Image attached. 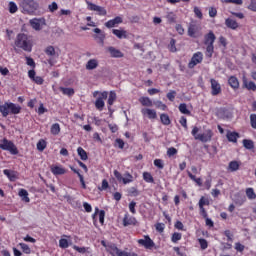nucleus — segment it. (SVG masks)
Returning a JSON list of instances; mask_svg holds the SVG:
<instances>
[{
	"label": "nucleus",
	"mask_w": 256,
	"mask_h": 256,
	"mask_svg": "<svg viewBox=\"0 0 256 256\" xmlns=\"http://www.w3.org/2000/svg\"><path fill=\"white\" fill-rule=\"evenodd\" d=\"M192 135L196 141H201V143H209L213 139V130L205 129L202 133H199V128L195 126L192 129Z\"/></svg>",
	"instance_id": "1"
},
{
	"label": "nucleus",
	"mask_w": 256,
	"mask_h": 256,
	"mask_svg": "<svg viewBox=\"0 0 256 256\" xmlns=\"http://www.w3.org/2000/svg\"><path fill=\"white\" fill-rule=\"evenodd\" d=\"M15 45L28 53H31L33 49V44H31V40H29L27 34H18L15 40Z\"/></svg>",
	"instance_id": "2"
},
{
	"label": "nucleus",
	"mask_w": 256,
	"mask_h": 256,
	"mask_svg": "<svg viewBox=\"0 0 256 256\" xmlns=\"http://www.w3.org/2000/svg\"><path fill=\"white\" fill-rule=\"evenodd\" d=\"M93 97L96 99L95 107L98 111H103L105 108V99L109 97V93L107 91H94Z\"/></svg>",
	"instance_id": "3"
},
{
	"label": "nucleus",
	"mask_w": 256,
	"mask_h": 256,
	"mask_svg": "<svg viewBox=\"0 0 256 256\" xmlns=\"http://www.w3.org/2000/svg\"><path fill=\"white\" fill-rule=\"evenodd\" d=\"M22 8L27 15H35V12L39 9V3L35 2V0H25L22 3Z\"/></svg>",
	"instance_id": "4"
},
{
	"label": "nucleus",
	"mask_w": 256,
	"mask_h": 256,
	"mask_svg": "<svg viewBox=\"0 0 256 256\" xmlns=\"http://www.w3.org/2000/svg\"><path fill=\"white\" fill-rule=\"evenodd\" d=\"M114 177L117 179L118 183H123V185H129V183L135 181V178L129 172H125L124 175H122L118 170H114Z\"/></svg>",
	"instance_id": "5"
},
{
	"label": "nucleus",
	"mask_w": 256,
	"mask_h": 256,
	"mask_svg": "<svg viewBox=\"0 0 256 256\" xmlns=\"http://www.w3.org/2000/svg\"><path fill=\"white\" fill-rule=\"evenodd\" d=\"M0 149L3 151H9L11 155H17L19 153V150L17 149V146L7 138H4L2 141H0Z\"/></svg>",
	"instance_id": "6"
},
{
	"label": "nucleus",
	"mask_w": 256,
	"mask_h": 256,
	"mask_svg": "<svg viewBox=\"0 0 256 256\" xmlns=\"http://www.w3.org/2000/svg\"><path fill=\"white\" fill-rule=\"evenodd\" d=\"M87 9L89 11H95L97 15L105 17L107 15V10L104 7L96 5L90 1H86Z\"/></svg>",
	"instance_id": "7"
},
{
	"label": "nucleus",
	"mask_w": 256,
	"mask_h": 256,
	"mask_svg": "<svg viewBox=\"0 0 256 256\" xmlns=\"http://www.w3.org/2000/svg\"><path fill=\"white\" fill-rule=\"evenodd\" d=\"M29 23L34 31H41L46 25L45 18H33L29 20Z\"/></svg>",
	"instance_id": "8"
},
{
	"label": "nucleus",
	"mask_w": 256,
	"mask_h": 256,
	"mask_svg": "<svg viewBox=\"0 0 256 256\" xmlns=\"http://www.w3.org/2000/svg\"><path fill=\"white\" fill-rule=\"evenodd\" d=\"M141 113L144 119H150V121H155V119H157V111L155 109L142 108Z\"/></svg>",
	"instance_id": "9"
},
{
	"label": "nucleus",
	"mask_w": 256,
	"mask_h": 256,
	"mask_svg": "<svg viewBox=\"0 0 256 256\" xmlns=\"http://www.w3.org/2000/svg\"><path fill=\"white\" fill-rule=\"evenodd\" d=\"M108 251H110L111 255H113V256H137V254H135V253H129V252H126V251H121L115 245L109 246Z\"/></svg>",
	"instance_id": "10"
},
{
	"label": "nucleus",
	"mask_w": 256,
	"mask_h": 256,
	"mask_svg": "<svg viewBox=\"0 0 256 256\" xmlns=\"http://www.w3.org/2000/svg\"><path fill=\"white\" fill-rule=\"evenodd\" d=\"M93 32L95 33V35L93 36V38L95 39V41L101 45L103 47V45H105V32L102 31L100 28H95L93 30Z\"/></svg>",
	"instance_id": "11"
},
{
	"label": "nucleus",
	"mask_w": 256,
	"mask_h": 256,
	"mask_svg": "<svg viewBox=\"0 0 256 256\" xmlns=\"http://www.w3.org/2000/svg\"><path fill=\"white\" fill-rule=\"evenodd\" d=\"M202 61H203V53L201 52L195 53L188 64L189 69H193L195 66L199 65V63H201Z\"/></svg>",
	"instance_id": "12"
},
{
	"label": "nucleus",
	"mask_w": 256,
	"mask_h": 256,
	"mask_svg": "<svg viewBox=\"0 0 256 256\" xmlns=\"http://www.w3.org/2000/svg\"><path fill=\"white\" fill-rule=\"evenodd\" d=\"M138 244L145 247V249H153V247H155V242H153L149 236H144V239H139Z\"/></svg>",
	"instance_id": "13"
},
{
	"label": "nucleus",
	"mask_w": 256,
	"mask_h": 256,
	"mask_svg": "<svg viewBox=\"0 0 256 256\" xmlns=\"http://www.w3.org/2000/svg\"><path fill=\"white\" fill-rule=\"evenodd\" d=\"M69 245H73V242L71 241V236L63 235L62 238L59 240V248L67 249Z\"/></svg>",
	"instance_id": "14"
},
{
	"label": "nucleus",
	"mask_w": 256,
	"mask_h": 256,
	"mask_svg": "<svg viewBox=\"0 0 256 256\" xmlns=\"http://www.w3.org/2000/svg\"><path fill=\"white\" fill-rule=\"evenodd\" d=\"M211 83V95L213 96H217L221 93V84H219V82L215 79H211L210 80Z\"/></svg>",
	"instance_id": "15"
},
{
	"label": "nucleus",
	"mask_w": 256,
	"mask_h": 256,
	"mask_svg": "<svg viewBox=\"0 0 256 256\" xmlns=\"http://www.w3.org/2000/svg\"><path fill=\"white\" fill-rule=\"evenodd\" d=\"M121 23H123V18L117 16L114 19L107 21L105 27H107V29H113V27H117V25H121Z\"/></svg>",
	"instance_id": "16"
},
{
	"label": "nucleus",
	"mask_w": 256,
	"mask_h": 256,
	"mask_svg": "<svg viewBox=\"0 0 256 256\" xmlns=\"http://www.w3.org/2000/svg\"><path fill=\"white\" fill-rule=\"evenodd\" d=\"M97 67H99V60L96 58H92L88 60L87 63L85 64V69L87 71H93L97 69Z\"/></svg>",
	"instance_id": "17"
},
{
	"label": "nucleus",
	"mask_w": 256,
	"mask_h": 256,
	"mask_svg": "<svg viewBox=\"0 0 256 256\" xmlns=\"http://www.w3.org/2000/svg\"><path fill=\"white\" fill-rule=\"evenodd\" d=\"M50 171L53 175H65V173H67V170L61 165L51 166Z\"/></svg>",
	"instance_id": "18"
},
{
	"label": "nucleus",
	"mask_w": 256,
	"mask_h": 256,
	"mask_svg": "<svg viewBox=\"0 0 256 256\" xmlns=\"http://www.w3.org/2000/svg\"><path fill=\"white\" fill-rule=\"evenodd\" d=\"M123 225L124 227H129V225H137V219L133 216L125 214L123 218Z\"/></svg>",
	"instance_id": "19"
},
{
	"label": "nucleus",
	"mask_w": 256,
	"mask_h": 256,
	"mask_svg": "<svg viewBox=\"0 0 256 256\" xmlns=\"http://www.w3.org/2000/svg\"><path fill=\"white\" fill-rule=\"evenodd\" d=\"M225 25L228 29H232L233 31L239 29V23L233 18H227L225 20Z\"/></svg>",
	"instance_id": "20"
},
{
	"label": "nucleus",
	"mask_w": 256,
	"mask_h": 256,
	"mask_svg": "<svg viewBox=\"0 0 256 256\" xmlns=\"http://www.w3.org/2000/svg\"><path fill=\"white\" fill-rule=\"evenodd\" d=\"M243 86L248 89V91H256V85L253 81H248L247 77L243 76L242 78Z\"/></svg>",
	"instance_id": "21"
},
{
	"label": "nucleus",
	"mask_w": 256,
	"mask_h": 256,
	"mask_svg": "<svg viewBox=\"0 0 256 256\" xmlns=\"http://www.w3.org/2000/svg\"><path fill=\"white\" fill-rule=\"evenodd\" d=\"M215 39H217V37H215L213 31H210L204 36V45H213V43H215Z\"/></svg>",
	"instance_id": "22"
},
{
	"label": "nucleus",
	"mask_w": 256,
	"mask_h": 256,
	"mask_svg": "<svg viewBox=\"0 0 256 256\" xmlns=\"http://www.w3.org/2000/svg\"><path fill=\"white\" fill-rule=\"evenodd\" d=\"M112 33L118 39H127V37H129L128 34H127V30H124V29H113Z\"/></svg>",
	"instance_id": "23"
},
{
	"label": "nucleus",
	"mask_w": 256,
	"mask_h": 256,
	"mask_svg": "<svg viewBox=\"0 0 256 256\" xmlns=\"http://www.w3.org/2000/svg\"><path fill=\"white\" fill-rule=\"evenodd\" d=\"M108 52L110 53L111 57H114V58L123 57V52H121L119 49H117L113 46L108 47Z\"/></svg>",
	"instance_id": "24"
},
{
	"label": "nucleus",
	"mask_w": 256,
	"mask_h": 256,
	"mask_svg": "<svg viewBox=\"0 0 256 256\" xmlns=\"http://www.w3.org/2000/svg\"><path fill=\"white\" fill-rule=\"evenodd\" d=\"M0 113L2 114L3 117H7L9 113H11L10 102H6L0 105Z\"/></svg>",
	"instance_id": "25"
},
{
	"label": "nucleus",
	"mask_w": 256,
	"mask_h": 256,
	"mask_svg": "<svg viewBox=\"0 0 256 256\" xmlns=\"http://www.w3.org/2000/svg\"><path fill=\"white\" fill-rule=\"evenodd\" d=\"M139 103H141L143 107H153V100L149 97H140Z\"/></svg>",
	"instance_id": "26"
},
{
	"label": "nucleus",
	"mask_w": 256,
	"mask_h": 256,
	"mask_svg": "<svg viewBox=\"0 0 256 256\" xmlns=\"http://www.w3.org/2000/svg\"><path fill=\"white\" fill-rule=\"evenodd\" d=\"M240 167H241V162L231 161L228 165V171H231L233 173L235 171H239Z\"/></svg>",
	"instance_id": "27"
},
{
	"label": "nucleus",
	"mask_w": 256,
	"mask_h": 256,
	"mask_svg": "<svg viewBox=\"0 0 256 256\" xmlns=\"http://www.w3.org/2000/svg\"><path fill=\"white\" fill-rule=\"evenodd\" d=\"M45 54L48 57H52V58L59 57V54H57V52L55 51V47L53 46H47L45 48Z\"/></svg>",
	"instance_id": "28"
},
{
	"label": "nucleus",
	"mask_w": 256,
	"mask_h": 256,
	"mask_svg": "<svg viewBox=\"0 0 256 256\" xmlns=\"http://www.w3.org/2000/svg\"><path fill=\"white\" fill-rule=\"evenodd\" d=\"M97 213H99V222L103 225L105 223V212L103 210L99 211V208H95V213L92 215L93 219L97 217Z\"/></svg>",
	"instance_id": "29"
},
{
	"label": "nucleus",
	"mask_w": 256,
	"mask_h": 256,
	"mask_svg": "<svg viewBox=\"0 0 256 256\" xmlns=\"http://www.w3.org/2000/svg\"><path fill=\"white\" fill-rule=\"evenodd\" d=\"M228 83L232 89H239V79H237V77L231 76L228 79Z\"/></svg>",
	"instance_id": "30"
},
{
	"label": "nucleus",
	"mask_w": 256,
	"mask_h": 256,
	"mask_svg": "<svg viewBox=\"0 0 256 256\" xmlns=\"http://www.w3.org/2000/svg\"><path fill=\"white\" fill-rule=\"evenodd\" d=\"M18 195L21 197L22 201H25V203H29V201H31V199H29V192L25 189H20Z\"/></svg>",
	"instance_id": "31"
},
{
	"label": "nucleus",
	"mask_w": 256,
	"mask_h": 256,
	"mask_svg": "<svg viewBox=\"0 0 256 256\" xmlns=\"http://www.w3.org/2000/svg\"><path fill=\"white\" fill-rule=\"evenodd\" d=\"M228 141L231 143H237V139H239V133L237 132H228L226 135Z\"/></svg>",
	"instance_id": "32"
},
{
	"label": "nucleus",
	"mask_w": 256,
	"mask_h": 256,
	"mask_svg": "<svg viewBox=\"0 0 256 256\" xmlns=\"http://www.w3.org/2000/svg\"><path fill=\"white\" fill-rule=\"evenodd\" d=\"M10 113L12 115H19L21 113V106L10 102Z\"/></svg>",
	"instance_id": "33"
},
{
	"label": "nucleus",
	"mask_w": 256,
	"mask_h": 256,
	"mask_svg": "<svg viewBox=\"0 0 256 256\" xmlns=\"http://www.w3.org/2000/svg\"><path fill=\"white\" fill-rule=\"evenodd\" d=\"M50 133L52 135H59L61 133V125H59V123L52 124L50 128Z\"/></svg>",
	"instance_id": "34"
},
{
	"label": "nucleus",
	"mask_w": 256,
	"mask_h": 256,
	"mask_svg": "<svg viewBox=\"0 0 256 256\" xmlns=\"http://www.w3.org/2000/svg\"><path fill=\"white\" fill-rule=\"evenodd\" d=\"M197 31H199V28L196 25L191 24L188 27V35H189V37H197Z\"/></svg>",
	"instance_id": "35"
},
{
	"label": "nucleus",
	"mask_w": 256,
	"mask_h": 256,
	"mask_svg": "<svg viewBox=\"0 0 256 256\" xmlns=\"http://www.w3.org/2000/svg\"><path fill=\"white\" fill-rule=\"evenodd\" d=\"M116 100H117V94L115 93V91H110L109 97H108V105H109L108 109H111V105H113Z\"/></svg>",
	"instance_id": "36"
},
{
	"label": "nucleus",
	"mask_w": 256,
	"mask_h": 256,
	"mask_svg": "<svg viewBox=\"0 0 256 256\" xmlns=\"http://www.w3.org/2000/svg\"><path fill=\"white\" fill-rule=\"evenodd\" d=\"M60 91H62L63 95H67L68 97H73V95H75V90L73 88L60 87Z\"/></svg>",
	"instance_id": "37"
},
{
	"label": "nucleus",
	"mask_w": 256,
	"mask_h": 256,
	"mask_svg": "<svg viewBox=\"0 0 256 256\" xmlns=\"http://www.w3.org/2000/svg\"><path fill=\"white\" fill-rule=\"evenodd\" d=\"M178 109L182 115H191V111L187 108V104L185 103L180 104Z\"/></svg>",
	"instance_id": "38"
},
{
	"label": "nucleus",
	"mask_w": 256,
	"mask_h": 256,
	"mask_svg": "<svg viewBox=\"0 0 256 256\" xmlns=\"http://www.w3.org/2000/svg\"><path fill=\"white\" fill-rule=\"evenodd\" d=\"M4 175H6V177H8V179H10L11 181H15V179H17V174H15V172L10 171V170H3Z\"/></svg>",
	"instance_id": "39"
},
{
	"label": "nucleus",
	"mask_w": 256,
	"mask_h": 256,
	"mask_svg": "<svg viewBox=\"0 0 256 256\" xmlns=\"http://www.w3.org/2000/svg\"><path fill=\"white\" fill-rule=\"evenodd\" d=\"M143 179L146 183H155V179L153 178V175H151L150 172H144Z\"/></svg>",
	"instance_id": "40"
},
{
	"label": "nucleus",
	"mask_w": 256,
	"mask_h": 256,
	"mask_svg": "<svg viewBox=\"0 0 256 256\" xmlns=\"http://www.w3.org/2000/svg\"><path fill=\"white\" fill-rule=\"evenodd\" d=\"M77 153L79 157L82 159V161H87L88 159L87 152L82 147H78Z\"/></svg>",
	"instance_id": "41"
},
{
	"label": "nucleus",
	"mask_w": 256,
	"mask_h": 256,
	"mask_svg": "<svg viewBox=\"0 0 256 256\" xmlns=\"http://www.w3.org/2000/svg\"><path fill=\"white\" fill-rule=\"evenodd\" d=\"M160 121L163 125H171V119L169 118V115H167V114H161Z\"/></svg>",
	"instance_id": "42"
},
{
	"label": "nucleus",
	"mask_w": 256,
	"mask_h": 256,
	"mask_svg": "<svg viewBox=\"0 0 256 256\" xmlns=\"http://www.w3.org/2000/svg\"><path fill=\"white\" fill-rule=\"evenodd\" d=\"M46 148H47V141L40 139L37 143V150L45 151Z\"/></svg>",
	"instance_id": "43"
},
{
	"label": "nucleus",
	"mask_w": 256,
	"mask_h": 256,
	"mask_svg": "<svg viewBox=\"0 0 256 256\" xmlns=\"http://www.w3.org/2000/svg\"><path fill=\"white\" fill-rule=\"evenodd\" d=\"M246 196L250 199H256V194H255V190L253 188H247L246 189Z\"/></svg>",
	"instance_id": "44"
},
{
	"label": "nucleus",
	"mask_w": 256,
	"mask_h": 256,
	"mask_svg": "<svg viewBox=\"0 0 256 256\" xmlns=\"http://www.w3.org/2000/svg\"><path fill=\"white\" fill-rule=\"evenodd\" d=\"M206 57H213L214 46L213 44H206Z\"/></svg>",
	"instance_id": "45"
},
{
	"label": "nucleus",
	"mask_w": 256,
	"mask_h": 256,
	"mask_svg": "<svg viewBox=\"0 0 256 256\" xmlns=\"http://www.w3.org/2000/svg\"><path fill=\"white\" fill-rule=\"evenodd\" d=\"M243 145H244L245 149H253V147H255V144L253 143V141L247 140V139L243 140Z\"/></svg>",
	"instance_id": "46"
},
{
	"label": "nucleus",
	"mask_w": 256,
	"mask_h": 256,
	"mask_svg": "<svg viewBox=\"0 0 256 256\" xmlns=\"http://www.w3.org/2000/svg\"><path fill=\"white\" fill-rule=\"evenodd\" d=\"M8 7H9V13H17V11H18V7H17V4L15 3V2H10L9 3V5H8Z\"/></svg>",
	"instance_id": "47"
},
{
	"label": "nucleus",
	"mask_w": 256,
	"mask_h": 256,
	"mask_svg": "<svg viewBox=\"0 0 256 256\" xmlns=\"http://www.w3.org/2000/svg\"><path fill=\"white\" fill-rule=\"evenodd\" d=\"M19 246L22 249V251L26 253V255H29L31 253V248H29V245L25 243H20Z\"/></svg>",
	"instance_id": "48"
},
{
	"label": "nucleus",
	"mask_w": 256,
	"mask_h": 256,
	"mask_svg": "<svg viewBox=\"0 0 256 256\" xmlns=\"http://www.w3.org/2000/svg\"><path fill=\"white\" fill-rule=\"evenodd\" d=\"M221 3H232L233 5H243V0H221Z\"/></svg>",
	"instance_id": "49"
},
{
	"label": "nucleus",
	"mask_w": 256,
	"mask_h": 256,
	"mask_svg": "<svg viewBox=\"0 0 256 256\" xmlns=\"http://www.w3.org/2000/svg\"><path fill=\"white\" fill-rule=\"evenodd\" d=\"M166 19L169 21V23H175V19H176L175 13L168 12L166 15Z\"/></svg>",
	"instance_id": "50"
},
{
	"label": "nucleus",
	"mask_w": 256,
	"mask_h": 256,
	"mask_svg": "<svg viewBox=\"0 0 256 256\" xmlns=\"http://www.w3.org/2000/svg\"><path fill=\"white\" fill-rule=\"evenodd\" d=\"M174 251L177 253L179 256H187V252L183 248L179 247H174Z\"/></svg>",
	"instance_id": "51"
},
{
	"label": "nucleus",
	"mask_w": 256,
	"mask_h": 256,
	"mask_svg": "<svg viewBox=\"0 0 256 256\" xmlns=\"http://www.w3.org/2000/svg\"><path fill=\"white\" fill-rule=\"evenodd\" d=\"M194 14L198 19H203V12H201V9L199 7H194Z\"/></svg>",
	"instance_id": "52"
},
{
	"label": "nucleus",
	"mask_w": 256,
	"mask_h": 256,
	"mask_svg": "<svg viewBox=\"0 0 256 256\" xmlns=\"http://www.w3.org/2000/svg\"><path fill=\"white\" fill-rule=\"evenodd\" d=\"M250 125L252 129H256V114L250 115Z\"/></svg>",
	"instance_id": "53"
},
{
	"label": "nucleus",
	"mask_w": 256,
	"mask_h": 256,
	"mask_svg": "<svg viewBox=\"0 0 256 256\" xmlns=\"http://www.w3.org/2000/svg\"><path fill=\"white\" fill-rule=\"evenodd\" d=\"M154 165L158 169H163V167H165V165L163 164V160H161V159H155L154 160Z\"/></svg>",
	"instance_id": "54"
},
{
	"label": "nucleus",
	"mask_w": 256,
	"mask_h": 256,
	"mask_svg": "<svg viewBox=\"0 0 256 256\" xmlns=\"http://www.w3.org/2000/svg\"><path fill=\"white\" fill-rule=\"evenodd\" d=\"M205 205H209V200L205 197H201V199L199 200V208H203L205 207Z\"/></svg>",
	"instance_id": "55"
},
{
	"label": "nucleus",
	"mask_w": 256,
	"mask_h": 256,
	"mask_svg": "<svg viewBox=\"0 0 256 256\" xmlns=\"http://www.w3.org/2000/svg\"><path fill=\"white\" fill-rule=\"evenodd\" d=\"M181 233H177L175 232L173 235H172V243H177V241H181Z\"/></svg>",
	"instance_id": "56"
},
{
	"label": "nucleus",
	"mask_w": 256,
	"mask_h": 256,
	"mask_svg": "<svg viewBox=\"0 0 256 256\" xmlns=\"http://www.w3.org/2000/svg\"><path fill=\"white\" fill-rule=\"evenodd\" d=\"M73 250H74V251H77L78 253H82V254L87 253V248H85V247H79V246H77V245H74V246H73Z\"/></svg>",
	"instance_id": "57"
},
{
	"label": "nucleus",
	"mask_w": 256,
	"mask_h": 256,
	"mask_svg": "<svg viewBox=\"0 0 256 256\" xmlns=\"http://www.w3.org/2000/svg\"><path fill=\"white\" fill-rule=\"evenodd\" d=\"M155 105H156L157 109H161L162 111L167 110V105L163 104V102H161V101L155 102Z\"/></svg>",
	"instance_id": "58"
},
{
	"label": "nucleus",
	"mask_w": 256,
	"mask_h": 256,
	"mask_svg": "<svg viewBox=\"0 0 256 256\" xmlns=\"http://www.w3.org/2000/svg\"><path fill=\"white\" fill-rule=\"evenodd\" d=\"M167 155L168 157H173L174 155H177V149L174 147L168 148Z\"/></svg>",
	"instance_id": "59"
},
{
	"label": "nucleus",
	"mask_w": 256,
	"mask_h": 256,
	"mask_svg": "<svg viewBox=\"0 0 256 256\" xmlns=\"http://www.w3.org/2000/svg\"><path fill=\"white\" fill-rule=\"evenodd\" d=\"M37 113H38V115H43V114L47 113V108H45L43 103H40Z\"/></svg>",
	"instance_id": "60"
},
{
	"label": "nucleus",
	"mask_w": 256,
	"mask_h": 256,
	"mask_svg": "<svg viewBox=\"0 0 256 256\" xmlns=\"http://www.w3.org/2000/svg\"><path fill=\"white\" fill-rule=\"evenodd\" d=\"M175 95H177V92L171 90L167 93V99H169V101H175Z\"/></svg>",
	"instance_id": "61"
},
{
	"label": "nucleus",
	"mask_w": 256,
	"mask_h": 256,
	"mask_svg": "<svg viewBox=\"0 0 256 256\" xmlns=\"http://www.w3.org/2000/svg\"><path fill=\"white\" fill-rule=\"evenodd\" d=\"M48 9L51 13H54V11H57V9H59V6L57 5V2H53L48 6Z\"/></svg>",
	"instance_id": "62"
},
{
	"label": "nucleus",
	"mask_w": 256,
	"mask_h": 256,
	"mask_svg": "<svg viewBox=\"0 0 256 256\" xmlns=\"http://www.w3.org/2000/svg\"><path fill=\"white\" fill-rule=\"evenodd\" d=\"M198 241H199L201 249L205 250V249H207V247H209L207 240L199 239Z\"/></svg>",
	"instance_id": "63"
},
{
	"label": "nucleus",
	"mask_w": 256,
	"mask_h": 256,
	"mask_svg": "<svg viewBox=\"0 0 256 256\" xmlns=\"http://www.w3.org/2000/svg\"><path fill=\"white\" fill-rule=\"evenodd\" d=\"M248 9L250 11L256 12V0H250V4L248 6Z\"/></svg>",
	"instance_id": "64"
}]
</instances>
